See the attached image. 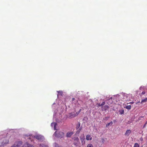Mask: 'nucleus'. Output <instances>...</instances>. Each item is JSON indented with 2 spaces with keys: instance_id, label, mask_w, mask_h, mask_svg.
I'll return each mask as SVG.
<instances>
[{
  "instance_id": "f257e3e1",
  "label": "nucleus",
  "mask_w": 147,
  "mask_h": 147,
  "mask_svg": "<svg viewBox=\"0 0 147 147\" xmlns=\"http://www.w3.org/2000/svg\"><path fill=\"white\" fill-rule=\"evenodd\" d=\"M54 136L57 137L62 138L63 137L64 134L62 132L56 131L54 134Z\"/></svg>"
},
{
  "instance_id": "f03ea898",
  "label": "nucleus",
  "mask_w": 147,
  "mask_h": 147,
  "mask_svg": "<svg viewBox=\"0 0 147 147\" xmlns=\"http://www.w3.org/2000/svg\"><path fill=\"white\" fill-rule=\"evenodd\" d=\"M34 137L40 141L44 139L43 136L38 134L35 135Z\"/></svg>"
},
{
  "instance_id": "7ed1b4c3",
  "label": "nucleus",
  "mask_w": 147,
  "mask_h": 147,
  "mask_svg": "<svg viewBox=\"0 0 147 147\" xmlns=\"http://www.w3.org/2000/svg\"><path fill=\"white\" fill-rule=\"evenodd\" d=\"M22 144V142L21 141L16 142L11 147H19Z\"/></svg>"
},
{
  "instance_id": "20e7f679",
  "label": "nucleus",
  "mask_w": 147,
  "mask_h": 147,
  "mask_svg": "<svg viewBox=\"0 0 147 147\" xmlns=\"http://www.w3.org/2000/svg\"><path fill=\"white\" fill-rule=\"evenodd\" d=\"M80 140L82 145H84L85 144V138L84 135L80 137Z\"/></svg>"
},
{
  "instance_id": "39448f33",
  "label": "nucleus",
  "mask_w": 147,
  "mask_h": 147,
  "mask_svg": "<svg viewBox=\"0 0 147 147\" xmlns=\"http://www.w3.org/2000/svg\"><path fill=\"white\" fill-rule=\"evenodd\" d=\"M9 142V140L7 139H5L3 140V141L1 143V146H4L6 144H8Z\"/></svg>"
},
{
  "instance_id": "423d86ee",
  "label": "nucleus",
  "mask_w": 147,
  "mask_h": 147,
  "mask_svg": "<svg viewBox=\"0 0 147 147\" xmlns=\"http://www.w3.org/2000/svg\"><path fill=\"white\" fill-rule=\"evenodd\" d=\"M74 133L73 132H68L66 134V137H70Z\"/></svg>"
},
{
  "instance_id": "0eeeda50",
  "label": "nucleus",
  "mask_w": 147,
  "mask_h": 147,
  "mask_svg": "<svg viewBox=\"0 0 147 147\" xmlns=\"http://www.w3.org/2000/svg\"><path fill=\"white\" fill-rule=\"evenodd\" d=\"M131 131L130 129L127 130L126 131L125 134V135L126 136H128L130 135V134L131 133Z\"/></svg>"
},
{
  "instance_id": "6e6552de",
  "label": "nucleus",
  "mask_w": 147,
  "mask_h": 147,
  "mask_svg": "<svg viewBox=\"0 0 147 147\" xmlns=\"http://www.w3.org/2000/svg\"><path fill=\"white\" fill-rule=\"evenodd\" d=\"M22 147H34V146L27 143L25 144Z\"/></svg>"
},
{
  "instance_id": "1a4fd4ad",
  "label": "nucleus",
  "mask_w": 147,
  "mask_h": 147,
  "mask_svg": "<svg viewBox=\"0 0 147 147\" xmlns=\"http://www.w3.org/2000/svg\"><path fill=\"white\" fill-rule=\"evenodd\" d=\"M86 139L87 140H92V138L90 135L88 134L86 136Z\"/></svg>"
},
{
  "instance_id": "9d476101",
  "label": "nucleus",
  "mask_w": 147,
  "mask_h": 147,
  "mask_svg": "<svg viewBox=\"0 0 147 147\" xmlns=\"http://www.w3.org/2000/svg\"><path fill=\"white\" fill-rule=\"evenodd\" d=\"M80 144V141L75 142L73 144L76 147L78 146Z\"/></svg>"
},
{
  "instance_id": "9b49d317",
  "label": "nucleus",
  "mask_w": 147,
  "mask_h": 147,
  "mask_svg": "<svg viewBox=\"0 0 147 147\" xmlns=\"http://www.w3.org/2000/svg\"><path fill=\"white\" fill-rule=\"evenodd\" d=\"M109 108V106L108 105H106L103 108V110L104 111H106Z\"/></svg>"
},
{
  "instance_id": "f8f14e48",
  "label": "nucleus",
  "mask_w": 147,
  "mask_h": 147,
  "mask_svg": "<svg viewBox=\"0 0 147 147\" xmlns=\"http://www.w3.org/2000/svg\"><path fill=\"white\" fill-rule=\"evenodd\" d=\"M113 124V122L112 121H111L110 123H108L106 125V127H108L109 126H111Z\"/></svg>"
},
{
  "instance_id": "ddd939ff",
  "label": "nucleus",
  "mask_w": 147,
  "mask_h": 147,
  "mask_svg": "<svg viewBox=\"0 0 147 147\" xmlns=\"http://www.w3.org/2000/svg\"><path fill=\"white\" fill-rule=\"evenodd\" d=\"M80 123L79 122L78 123V124H76V129L77 130H78L79 129L80 127Z\"/></svg>"
},
{
  "instance_id": "4468645a",
  "label": "nucleus",
  "mask_w": 147,
  "mask_h": 147,
  "mask_svg": "<svg viewBox=\"0 0 147 147\" xmlns=\"http://www.w3.org/2000/svg\"><path fill=\"white\" fill-rule=\"evenodd\" d=\"M51 125L52 126L54 125V128L55 130H56V126L57 125V123H51Z\"/></svg>"
},
{
  "instance_id": "2eb2a0df",
  "label": "nucleus",
  "mask_w": 147,
  "mask_h": 147,
  "mask_svg": "<svg viewBox=\"0 0 147 147\" xmlns=\"http://www.w3.org/2000/svg\"><path fill=\"white\" fill-rule=\"evenodd\" d=\"M74 140L75 142L79 141V139L77 137H76L74 138Z\"/></svg>"
},
{
  "instance_id": "dca6fc26",
  "label": "nucleus",
  "mask_w": 147,
  "mask_h": 147,
  "mask_svg": "<svg viewBox=\"0 0 147 147\" xmlns=\"http://www.w3.org/2000/svg\"><path fill=\"white\" fill-rule=\"evenodd\" d=\"M82 126L80 127L79 129L77 131V133H79L82 129Z\"/></svg>"
},
{
  "instance_id": "f3484780",
  "label": "nucleus",
  "mask_w": 147,
  "mask_h": 147,
  "mask_svg": "<svg viewBox=\"0 0 147 147\" xmlns=\"http://www.w3.org/2000/svg\"><path fill=\"white\" fill-rule=\"evenodd\" d=\"M147 101V98H145L144 99H142L141 101V103L146 102Z\"/></svg>"
},
{
  "instance_id": "a211bd4d",
  "label": "nucleus",
  "mask_w": 147,
  "mask_h": 147,
  "mask_svg": "<svg viewBox=\"0 0 147 147\" xmlns=\"http://www.w3.org/2000/svg\"><path fill=\"white\" fill-rule=\"evenodd\" d=\"M131 105H127V106L126 107H125V108L127 109H130L131 108Z\"/></svg>"
},
{
  "instance_id": "6ab92c4d",
  "label": "nucleus",
  "mask_w": 147,
  "mask_h": 147,
  "mask_svg": "<svg viewBox=\"0 0 147 147\" xmlns=\"http://www.w3.org/2000/svg\"><path fill=\"white\" fill-rule=\"evenodd\" d=\"M134 147H139V145L138 143H136L135 144Z\"/></svg>"
},
{
  "instance_id": "aec40b11",
  "label": "nucleus",
  "mask_w": 147,
  "mask_h": 147,
  "mask_svg": "<svg viewBox=\"0 0 147 147\" xmlns=\"http://www.w3.org/2000/svg\"><path fill=\"white\" fill-rule=\"evenodd\" d=\"M33 138V136H30V137L28 138V139H29L30 140V141H32V138Z\"/></svg>"
},
{
  "instance_id": "412c9836",
  "label": "nucleus",
  "mask_w": 147,
  "mask_h": 147,
  "mask_svg": "<svg viewBox=\"0 0 147 147\" xmlns=\"http://www.w3.org/2000/svg\"><path fill=\"white\" fill-rule=\"evenodd\" d=\"M87 147H93V146L92 144H90L88 145Z\"/></svg>"
},
{
  "instance_id": "4be33fe9",
  "label": "nucleus",
  "mask_w": 147,
  "mask_h": 147,
  "mask_svg": "<svg viewBox=\"0 0 147 147\" xmlns=\"http://www.w3.org/2000/svg\"><path fill=\"white\" fill-rule=\"evenodd\" d=\"M125 95L124 96V98L125 99V100H127V96H126V94H125Z\"/></svg>"
},
{
  "instance_id": "5701e85b",
  "label": "nucleus",
  "mask_w": 147,
  "mask_h": 147,
  "mask_svg": "<svg viewBox=\"0 0 147 147\" xmlns=\"http://www.w3.org/2000/svg\"><path fill=\"white\" fill-rule=\"evenodd\" d=\"M105 102H102L101 104H100V106H102L105 105Z\"/></svg>"
},
{
  "instance_id": "b1692460",
  "label": "nucleus",
  "mask_w": 147,
  "mask_h": 147,
  "mask_svg": "<svg viewBox=\"0 0 147 147\" xmlns=\"http://www.w3.org/2000/svg\"><path fill=\"white\" fill-rule=\"evenodd\" d=\"M124 111L123 110H122L121 111H120V113L121 114H123L124 113Z\"/></svg>"
},
{
  "instance_id": "393cba45",
  "label": "nucleus",
  "mask_w": 147,
  "mask_h": 147,
  "mask_svg": "<svg viewBox=\"0 0 147 147\" xmlns=\"http://www.w3.org/2000/svg\"><path fill=\"white\" fill-rule=\"evenodd\" d=\"M97 105H98V107H101V106H100V103H97Z\"/></svg>"
},
{
  "instance_id": "a878e982",
  "label": "nucleus",
  "mask_w": 147,
  "mask_h": 147,
  "mask_svg": "<svg viewBox=\"0 0 147 147\" xmlns=\"http://www.w3.org/2000/svg\"><path fill=\"white\" fill-rule=\"evenodd\" d=\"M145 92L144 91H143L142 92L141 94H145Z\"/></svg>"
},
{
  "instance_id": "bb28decb",
  "label": "nucleus",
  "mask_w": 147,
  "mask_h": 147,
  "mask_svg": "<svg viewBox=\"0 0 147 147\" xmlns=\"http://www.w3.org/2000/svg\"><path fill=\"white\" fill-rule=\"evenodd\" d=\"M140 140L141 141H142L143 140V138L142 137L140 138Z\"/></svg>"
},
{
  "instance_id": "cd10ccee",
  "label": "nucleus",
  "mask_w": 147,
  "mask_h": 147,
  "mask_svg": "<svg viewBox=\"0 0 147 147\" xmlns=\"http://www.w3.org/2000/svg\"><path fill=\"white\" fill-rule=\"evenodd\" d=\"M134 102H131L129 103L131 104H132L134 103Z\"/></svg>"
},
{
  "instance_id": "c85d7f7f",
  "label": "nucleus",
  "mask_w": 147,
  "mask_h": 147,
  "mask_svg": "<svg viewBox=\"0 0 147 147\" xmlns=\"http://www.w3.org/2000/svg\"><path fill=\"white\" fill-rule=\"evenodd\" d=\"M147 124V122H146V123H145V124L144 125V126H145V125H146Z\"/></svg>"
},
{
  "instance_id": "c756f323",
  "label": "nucleus",
  "mask_w": 147,
  "mask_h": 147,
  "mask_svg": "<svg viewBox=\"0 0 147 147\" xmlns=\"http://www.w3.org/2000/svg\"><path fill=\"white\" fill-rule=\"evenodd\" d=\"M109 117H105V118L106 119H108L109 118Z\"/></svg>"
},
{
  "instance_id": "7c9ffc66",
  "label": "nucleus",
  "mask_w": 147,
  "mask_h": 147,
  "mask_svg": "<svg viewBox=\"0 0 147 147\" xmlns=\"http://www.w3.org/2000/svg\"><path fill=\"white\" fill-rule=\"evenodd\" d=\"M75 100V98H72V100Z\"/></svg>"
},
{
  "instance_id": "2f4dec72",
  "label": "nucleus",
  "mask_w": 147,
  "mask_h": 147,
  "mask_svg": "<svg viewBox=\"0 0 147 147\" xmlns=\"http://www.w3.org/2000/svg\"><path fill=\"white\" fill-rule=\"evenodd\" d=\"M60 92L61 94H62V92Z\"/></svg>"
},
{
  "instance_id": "473e14b6",
  "label": "nucleus",
  "mask_w": 147,
  "mask_h": 147,
  "mask_svg": "<svg viewBox=\"0 0 147 147\" xmlns=\"http://www.w3.org/2000/svg\"><path fill=\"white\" fill-rule=\"evenodd\" d=\"M81 109H80L79 110V112H80V111H81Z\"/></svg>"
},
{
  "instance_id": "72a5a7b5",
  "label": "nucleus",
  "mask_w": 147,
  "mask_h": 147,
  "mask_svg": "<svg viewBox=\"0 0 147 147\" xmlns=\"http://www.w3.org/2000/svg\"><path fill=\"white\" fill-rule=\"evenodd\" d=\"M46 147H48V146H46Z\"/></svg>"
}]
</instances>
